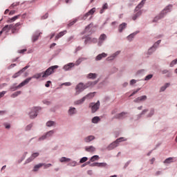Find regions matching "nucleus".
<instances>
[{"label": "nucleus", "instance_id": "16", "mask_svg": "<svg viewBox=\"0 0 177 177\" xmlns=\"http://www.w3.org/2000/svg\"><path fill=\"white\" fill-rule=\"evenodd\" d=\"M106 39H107V35H106V34H102L99 37V41H98L99 46H102V44H103V42H104Z\"/></svg>", "mask_w": 177, "mask_h": 177}, {"label": "nucleus", "instance_id": "42", "mask_svg": "<svg viewBox=\"0 0 177 177\" xmlns=\"http://www.w3.org/2000/svg\"><path fill=\"white\" fill-rule=\"evenodd\" d=\"M93 27V23H91L88 26H87L85 28V31H89V28H92Z\"/></svg>", "mask_w": 177, "mask_h": 177}, {"label": "nucleus", "instance_id": "3", "mask_svg": "<svg viewBox=\"0 0 177 177\" xmlns=\"http://www.w3.org/2000/svg\"><path fill=\"white\" fill-rule=\"evenodd\" d=\"M171 8H172V6H169L166 7V9L162 10L160 12V14L159 15V16H157L153 19V23H156V21H158V20H160V19H162V17H164L165 16V15H167V13H168L169 12H171Z\"/></svg>", "mask_w": 177, "mask_h": 177}, {"label": "nucleus", "instance_id": "47", "mask_svg": "<svg viewBox=\"0 0 177 177\" xmlns=\"http://www.w3.org/2000/svg\"><path fill=\"white\" fill-rule=\"evenodd\" d=\"M70 167H75L77 165V162L73 161L68 164Z\"/></svg>", "mask_w": 177, "mask_h": 177}, {"label": "nucleus", "instance_id": "62", "mask_svg": "<svg viewBox=\"0 0 177 177\" xmlns=\"http://www.w3.org/2000/svg\"><path fill=\"white\" fill-rule=\"evenodd\" d=\"M6 113V111H0V115H3V114H5Z\"/></svg>", "mask_w": 177, "mask_h": 177}, {"label": "nucleus", "instance_id": "41", "mask_svg": "<svg viewBox=\"0 0 177 177\" xmlns=\"http://www.w3.org/2000/svg\"><path fill=\"white\" fill-rule=\"evenodd\" d=\"M88 161V158L86 157H83L80 159V164H84V162H86Z\"/></svg>", "mask_w": 177, "mask_h": 177}, {"label": "nucleus", "instance_id": "55", "mask_svg": "<svg viewBox=\"0 0 177 177\" xmlns=\"http://www.w3.org/2000/svg\"><path fill=\"white\" fill-rule=\"evenodd\" d=\"M19 5V3H13L12 5H11V7L12 8H15V6H17Z\"/></svg>", "mask_w": 177, "mask_h": 177}, {"label": "nucleus", "instance_id": "12", "mask_svg": "<svg viewBox=\"0 0 177 177\" xmlns=\"http://www.w3.org/2000/svg\"><path fill=\"white\" fill-rule=\"evenodd\" d=\"M29 67H30V66H25L21 70H20L19 71L15 73L12 75V78H17V77H20V75H21V74H23V73H24V71H26L27 70V68H28Z\"/></svg>", "mask_w": 177, "mask_h": 177}, {"label": "nucleus", "instance_id": "35", "mask_svg": "<svg viewBox=\"0 0 177 177\" xmlns=\"http://www.w3.org/2000/svg\"><path fill=\"white\" fill-rule=\"evenodd\" d=\"M141 15H142V11L140 10L132 17V19H133V20L135 21V20H136V19H138V17H139Z\"/></svg>", "mask_w": 177, "mask_h": 177}, {"label": "nucleus", "instance_id": "4", "mask_svg": "<svg viewBox=\"0 0 177 177\" xmlns=\"http://www.w3.org/2000/svg\"><path fill=\"white\" fill-rule=\"evenodd\" d=\"M31 80V78H27L24 82L20 83L18 86H16V84H14L13 86H11L10 89V91H17V89H20V88H23L25 85H27L28 82Z\"/></svg>", "mask_w": 177, "mask_h": 177}, {"label": "nucleus", "instance_id": "45", "mask_svg": "<svg viewBox=\"0 0 177 177\" xmlns=\"http://www.w3.org/2000/svg\"><path fill=\"white\" fill-rule=\"evenodd\" d=\"M136 34V33L131 34L130 35H129V36L127 37V39H128L129 41H132V38H133V37H135Z\"/></svg>", "mask_w": 177, "mask_h": 177}, {"label": "nucleus", "instance_id": "2", "mask_svg": "<svg viewBox=\"0 0 177 177\" xmlns=\"http://www.w3.org/2000/svg\"><path fill=\"white\" fill-rule=\"evenodd\" d=\"M57 68H59V66L57 65H55V66H52L50 67H49L48 68H47L45 71L42 72V78H48V77H49V75H52V74H53V73H55V70H57Z\"/></svg>", "mask_w": 177, "mask_h": 177}, {"label": "nucleus", "instance_id": "26", "mask_svg": "<svg viewBox=\"0 0 177 177\" xmlns=\"http://www.w3.org/2000/svg\"><path fill=\"white\" fill-rule=\"evenodd\" d=\"M11 27L12 26L10 25H6L3 29H2V31H3L4 32H9V31H10L11 30Z\"/></svg>", "mask_w": 177, "mask_h": 177}, {"label": "nucleus", "instance_id": "28", "mask_svg": "<svg viewBox=\"0 0 177 177\" xmlns=\"http://www.w3.org/2000/svg\"><path fill=\"white\" fill-rule=\"evenodd\" d=\"M19 17H20V15L12 17L11 19H8L7 21V22L8 23H13V21H16V20H17V19H19Z\"/></svg>", "mask_w": 177, "mask_h": 177}, {"label": "nucleus", "instance_id": "9", "mask_svg": "<svg viewBox=\"0 0 177 177\" xmlns=\"http://www.w3.org/2000/svg\"><path fill=\"white\" fill-rule=\"evenodd\" d=\"M95 12H96V8H93L82 17V20H86L87 17H89V16H91L89 19V20H91L92 19V15L95 13Z\"/></svg>", "mask_w": 177, "mask_h": 177}, {"label": "nucleus", "instance_id": "19", "mask_svg": "<svg viewBox=\"0 0 177 177\" xmlns=\"http://www.w3.org/2000/svg\"><path fill=\"white\" fill-rule=\"evenodd\" d=\"M86 151H88V153H93V151H96V148L93 146H89L85 147Z\"/></svg>", "mask_w": 177, "mask_h": 177}, {"label": "nucleus", "instance_id": "53", "mask_svg": "<svg viewBox=\"0 0 177 177\" xmlns=\"http://www.w3.org/2000/svg\"><path fill=\"white\" fill-rule=\"evenodd\" d=\"M109 8V5L107 3H104V6H102V9L106 10Z\"/></svg>", "mask_w": 177, "mask_h": 177}, {"label": "nucleus", "instance_id": "5", "mask_svg": "<svg viewBox=\"0 0 177 177\" xmlns=\"http://www.w3.org/2000/svg\"><path fill=\"white\" fill-rule=\"evenodd\" d=\"M95 96V93H90L86 96L83 97L81 100H79L75 102V104H81L86 100V99H92Z\"/></svg>", "mask_w": 177, "mask_h": 177}, {"label": "nucleus", "instance_id": "54", "mask_svg": "<svg viewBox=\"0 0 177 177\" xmlns=\"http://www.w3.org/2000/svg\"><path fill=\"white\" fill-rule=\"evenodd\" d=\"M133 84H136V80L133 79L130 82V85H133Z\"/></svg>", "mask_w": 177, "mask_h": 177}, {"label": "nucleus", "instance_id": "21", "mask_svg": "<svg viewBox=\"0 0 177 177\" xmlns=\"http://www.w3.org/2000/svg\"><path fill=\"white\" fill-rule=\"evenodd\" d=\"M103 57H107V54H106L105 53H102V54L98 55L95 57V60H97V61L102 60V59H103Z\"/></svg>", "mask_w": 177, "mask_h": 177}, {"label": "nucleus", "instance_id": "44", "mask_svg": "<svg viewBox=\"0 0 177 177\" xmlns=\"http://www.w3.org/2000/svg\"><path fill=\"white\" fill-rule=\"evenodd\" d=\"M46 125L48 127H53V125H55V122H53V121H48V122H47Z\"/></svg>", "mask_w": 177, "mask_h": 177}, {"label": "nucleus", "instance_id": "43", "mask_svg": "<svg viewBox=\"0 0 177 177\" xmlns=\"http://www.w3.org/2000/svg\"><path fill=\"white\" fill-rule=\"evenodd\" d=\"M77 23V19H74L73 21H71L69 24H68V27H71V26H74Z\"/></svg>", "mask_w": 177, "mask_h": 177}, {"label": "nucleus", "instance_id": "18", "mask_svg": "<svg viewBox=\"0 0 177 177\" xmlns=\"http://www.w3.org/2000/svg\"><path fill=\"white\" fill-rule=\"evenodd\" d=\"M147 99V96L142 95V96L136 98L133 100V102H134V103H140V102H144V100H146Z\"/></svg>", "mask_w": 177, "mask_h": 177}, {"label": "nucleus", "instance_id": "30", "mask_svg": "<svg viewBox=\"0 0 177 177\" xmlns=\"http://www.w3.org/2000/svg\"><path fill=\"white\" fill-rule=\"evenodd\" d=\"M60 162H70L71 161V158L62 157L59 159Z\"/></svg>", "mask_w": 177, "mask_h": 177}, {"label": "nucleus", "instance_id": "61", "mask_svg": "<svg viewBox=\"0 0 177 177\" xmlns=\"http://www.w3.org/2000/svg\"><path fill=\"white\" fill-rule=\"evenodd\" d=\"M24 52H27V49H23L19 51V53H24Z\"/></svg>", "mask_w": 177, "mask_h": 177}, {"label": "nucleus", "instance_id": "25", "mask_svg": "<svg viewBox=\"0 0 177 177\" xmlns=\"http://www.w3.org/2000/svg\"><path fill=\"white\" fill-rule=\"evenodd\" d=\"M160 44H161V40H158V41H156V43L152 46V48L149 50L148 53H151V50H153V49H156V48H157V46H158Z\"/></svg>", "mask_w": 177, "mask_h": 177}, {"label": "nucleus", "instance_id": "37", "mask_svg": "<svg viewBox=\"0 0 177 177\" xmlns=\"http://www.w3.org/2000/svg\"><path fill=\"white\" fill-rule=\"evenodd\" d=\"M75 113H77L75 108H71L68 110V114H70V115H73V114H75Z\"/></svg>", "mask_w": 177, "mask_h": 177}, {"label": "nucleus", "instance_id": "15", "mask_svg": "<svg viewBox=\"0 0 177 177\" xmlns=\"http://www.w3.org/2000/svg\"><path fill=\"white\" fill-rule=\"evenodd\" d=\"M38 156H39V153L38 152L32 153V156L26 160L25 164H28V162H31V161H32L35 158H37Z\"/></svg>", "mask_w": 177, "mask_h": 177}, {"label": "nucleus", "instance_id": "34", "mask_svg": "<svg viewBox=\"0 0 177 177\" xmlns=\"http://www.w3.org/2000/svg\"><path fill=\"white\" fill-rule=\"evenodd\" d=\"M99 156H97V155H95V156H92L91 158V159H90V161L91 162H94V161H97L98 160H99Z\"/></svg>", "mask_w": 177, "mask_h": 177}, {"label": "nucleus", "instance_id": "38", "mask_svg": "<svg viewBox=\"0 0 177 177\" xmlns=\"http://www.w3.org/2000/svg\"><path fill=\"white\" fill-rule=\"evenodd\" d=\"M169 83H166L165 84V86H162L160 88V92H164V91H165L167 89V88H168V86H169Z\"/></svg>", "mask_w": 177, "mask_h": 177}, {"label": "nucleus", "instance_id": "14", "mask_svg": "<svg viewBox=\"0 0 177 177\" xmlns=\"http://www.w3.org/2000/svg\"><path fill=\"white\" fill-rule=\"evenodd\" d=\"M53 133H55V131L51 130L47 132L45 135L41 136L40 138H39V140H44V139H46V138H50V136H53Z\"/></svg>", "mask_w": 177, "mask_h": 177}, {"label": "nucleus", "instance_id": "7", "mask_svg": "<svg viewBox=\"0 0 177 177\" xmlns=\"http://www.w3.org/2000/svg\"><path fill=\"white\" fill-rule=\"evenodd\" d=\"M89 107H91L92 113H96L99 110V107H100V102L97 101L96 103L91 102L89 104Z\"/></svg>", "mask_w": 177, "mask_h": 177}, {"label": "nucleus", "instance_id": "50", "mask_svg": "<svg viewBox=\"0 0 177 177\" xmlns=\"http://www.w3.org/2000/svg\"><path fill=\"white\" fill-rule=\"evenodd\" d=\"M50 84H52V82L50 81H47L46 84H45V86L46 88H49V86H50Z\"/></svg>", "mask_w": 177, "mask_h": 177}, {"label": "nucleus", "instance_id": "57", "mask_svg": "<svg viewBox=\"0 0 177 177\" xmlns=\"http://www.w3.org/2000/svg\"><path fill=\"white\" fill-rule=\"evenodd\" d=\"M88 164H91V162H87L82 165V168H84V167H86V165H88Z\"/></svg>", "mask_w": 177, "mask_h": 177}, {"label": "nucleus", "instance_id": "40", "mask_svg": "<svg viewBox=\"0 0 177 177\" xmlns=\"http://www.w3.org/2000/svg\"><path fill=\"white\" fill-rule=\"evenodd\" d=\"M21 94V91H17L11 95V97H17L19 95Z\"/></svg>", "mask_w": 177, "mask_h": 177}, {"label": "nucleus", "instance_id": "1", "mask_svg": "<svg viewBox=\"0 0 177 177\" xmlns=\"http://www.w3.org/2000/svg\"><path fill=\"white\" fill-rule=\"evenodd\" d=\"M97 84V82H88L86 84H84V83L82 82L79 83L75 87V96H77V95H80V93L83 92V91H85L86 88H89V86H93V85H96Z\"/></svg>", "mask_w": 177, "mask_h": 177}, {"label": "nucleus", "instance_id": "48", "mask_svg": "<svg viewBox=\"0 0 177 177\" xmlns=\"http://www.w3.org/2000/svg\"><path fill=\"white\" fill-rule=\"evenodd\" d=\"M153 78V75H148L145 77V81H149V80H151Z\"/></svg>", "mask_w": 177, "mask_h": 177}, {"label": "nucleus", "instance_id": "10", "mask_svg": "<svg viewBox=\"0 0 177 177\" xmlns=\"http://www.w3.org/2000/svg\"><path fill=\"white\" fill-rule=\"evenodd\" d=\"M10 26H11V31H12V34H15V33L17 32V31H19V30H20V26H21V24L20 22H18V23L15 24V25L10 24Z\"/></svg>", "mask_w": 177, "mask_h": 177}, {"label": "nucleus", "instance_id": "11", "mask_svg": "<svg viewBox=\"0 0 177 177\" xmlns=\"http://www.w3.org/2000/svg\"><path fill=\"white\" fill-rule=\"evenodd\" d=\"M38 110H39V107L32 108V111L29 113L30 118H35L38 115Z\"/></svg>", "mask_w": 177, "mask_h": 177}, {"label": "nucleus", "instance_id": "22", "mask_svg": "<svg viewBox=\"0 0 177 177\" xmlns=\"http://www.w3.org/2000/svg\"><path fill=\"white\" fill-rule=\"evenodd\" d=\"M74 66H75L74 63H69L64 66V70H65V71H68V70H70V68L74 67Z\"/></svg>", "mask_w": 177, "mask_h": 177}, {"label": "nucleus", "instance_id": "46", "mask_svg": "<svg viewBox=\"0 0 177 177\" xmlns=\"http://www.w3.org/2000/svg\"><path fill=\"white\" fill-rule=\"evenodd\" d=\"M177 64V59L173 60L170 64V67H174Z\"/></svg>", "mask_w": 177, "mask_h": 177}, {"label": "nucleus", "instance_id": "32", "mask_svg": "<svg viewBox=\"0 0 177 177\" xmlns=\"http://www.w3.org/2000/svg\"><path fill=\"white\" fill-rule=\"evenodd\" d=\"M41 34H42V32L40 33H37L36 35L32 36V41L35 42V41H38V39L39 38V35H41Z\"/></svg>", "mask_w": 177, "mask_h": 177}, {"label": "nucleus", "instance_id": "51", "mask_svg": "<svg viewBox=\"0 0 177 177\" xmlns=\"http://www.w3.org/2000/svg\"><path fill=\"white\" fill-rule=\"evenodd\" d=\"M31 128H32V124H30L26 127V131H30V129H31Z\"/></svg>", "mask_w": 177, "mask_h": 177}, {"label": "nucleus", "instance_id": "13", "mask_svg": "<svg viewBox=\"0 0 177 177\" xmlns=\"http://www.w3.org/2000/svg\"><path fill=\"white\" fill-rule=\"evenodd\" d=\"M127 117H128V113L127 112H122L115 115V118L118 120H124V118H127Z\"/></svg>", "mask_w": 177, "mask_h": 177}, {"label": "nucleus", "instance_id": "39", "mask_svg": "<svg viewBox=\"0 0 177 177\" xmlns=\"http://www.w3.org/2000/svg\"><path fill=\"white\" fill-rule=\"evenodd\" d=\"M83 60H85V58H80V59H78L76 61L75 64H74L75 66H80V64H81V63L82 62Z\"/></svg>", "mask_w": 177, "mask_h": 177}, {"label": "nucleus", "instance_id": "20", "mask_svg": "<svg viewBox=\"0 0 177 177\" xmlns=\"http://www.w3.org/2000/svg\"><path fill=\"white\" fill-rule=\"evenodd\" d=\"M126 28H127V23H122L119 26L118 31L119 32H122V31H124V30H125Z\"/></svg>", "mask_w": 177, "mask_h": 177}, {"label": "nucleus", "instance_id": "31", "mask_svg": "<svg viewBox=\"0 0 177 177\" xmlns=\"http://www.w3.org/2000/svg\"><path fill=\"white\" fill-rule=\"evenodd\" d=\"M163 162L164 164H171V162H174V158H168L166 160H165Z\"/></svg>", "mask_w": 177, "mask_h": 177}, {"label": "nucleus", "instance_id": "27", "mask_svg": "<svg viewBox=\"0 0 177 177\" xmlns=\"http://www.w3.org/2000/svg\"><path fill=\"white\" fill-rule=\"evenodd\" d=\"M42 75H44V74L41 72L40 73H36L32 77H28V78H31V80H32V78H35L36 80H39V78H41V77H42Z\"/></svg>", "mask_w": 177, "mask_h": 177}, {"label": "nucleus", "instance_id": "52", "mask_svg": "<svg viewBox=\"0 0 177 177\" xmlns=\"http://www.w3.org/2000/svg\"><path fill=\"white\" fill-rule=\"evenodd\" d=\"M5 93H6V91L0 92V99L1 97H3V96H5Z\"/></svg>", "mask_w": 177, "mask_h": 177}, {"label": "nucleus", "instance_id": "29", "mask_svg": "<svg viewBox=\"0 0 177 177\" xmlns=\"http://www.w3.org/2000/svg\"><path fill=\"white\" fill-rule=\"evenodd\" d=\"M93 139H95V136H88L87 138H86L84 139V141L86 142V143H89V142H92V140H93Z\"/></svg>", "mask_w": 177, "mask_h": 177}, {"label": "nucleus", "instance_id": "24", "mask_svg": "<svg viewBox=\"0 0 177 177\" xmlns=\"http://www.w3.org/2000/svg\"><path fill=\"white\" fill-rule=\"evenodd\" d=\"M145 3H146V0H142L136 8V10L138 11L139 9L143 8Z\"/></svg>", "mask_w": 177, "mask_h": 177}, {"label": "nucleus", "instance_id": "33", "mask_svg": "<svg viewBox=\"0 0 177 177\" xmlns=\"http://www.w3.org/2000/svg\"><path fill=\"white\" fill-rule=\"evenodd\" d=\"M96 77H97V75L96 73H89L87 76V77L90 80H95Z\"/></svg>", "mask_w": 177, "mask_h": 177}, {"label": "nucleus", "instance_id": "63", "mask_svg": "<svg viewBox=\"0 0 177 177\" xmlns=\"http://www.w3.org/2000/svg\"><path fill=\"white\" fill-rule=\"evenodd\" d=\"M82 49V47L78 46V47H77V48H76V52H78L79 50H81Z\"/></svg>", "mask_w": 177, "mask_h": 177}, {"label": "nucleus", "instance_id": "8", "mask_svg": "<svg viewBox=\"0 0 177 177\" xmlns=\"http://www.w3.org/2000/svg\"><path fill=\"white\" fill-rule=\"evenodd\" d=\"M41 167H44V169H46V168H49V167H52V164L48 163V164H45V163H39L38 165H36L34 167V169L33 171L35 172H37V171H38V169H39V168H41Z\"/></svg>", "mask_w": 177, "mask_h": 177}, {"label": "nucleus", "instance_id": "60", "mask_svg": "<svg viewBox=\"0 0 177 177\" xmlns=\"http://www.w3.org/2000/svg\"><path fill=\"white\" fill-rule=\"evenodd\" d=\"M41 19H48V13L45 14V15L43 16V17H41Z\"/></svg>", "mask_w": 177, "mask_h": 177}, {"label": "nucleus", "instance_id": "64", "mask_svg": "<svg viewBox=\"0 0 177 177\" xmlns=\"http://www.w3.org/2000/svg\"><path fill=\"white\" fill-rule=\"evenodd\" d=\"M15 10H11L10 12H9V15H15Z\"/></svg>", "mask_w": 177, "mask_h": 177}, {"label": "nucleus", "instance_id": "6", "mask_svg": "<svg viewBox=\"0 0 177 177\" xmlns=\"http://www.w3.org/2000/svg\"><path fill=\"white\" fill-rule=\"evenodd\" d=\"M124 140H127V139H124V138H120L117 139L115 142H112L108 147V149L113 150V149H115V147H117V146H118V143H120V142H124Z\"/></svg>", "mask_w": 177, "mask_h": 177}, {"label": "nucleus", "instance_id": "56", "mask_svg": "<svg viewBox=\"0 0 177 177\" xmlns=\"http://www.w3.org/2000/svg\"><path fill=\"white\" fill-rule=\"evenodd\" d=\"M148 111H149V110L145 109V110H143V111H142L141 115L146 114V113H147Z\"/></svg>", "mask_w": 177, "mask_h": 177}, {"label": "nucleus", "instance_id": "36", "mask_svg": "<svg viewBox=\"0 0 177 177\" xmlns=\"http://www.w3.org/2000/svg\"><path fill=\"white\" fill-rule=\"evenodd\" d=\"M99 121H100V118L95 116L92 119V122L93 124H97V122H99Z\"/></svg>", "mask_w": 177, "mask_h": 177}, {"label": "nucleus", "instance_id": "59", "mask_svg": "<svg viewBox=\"0 0 177 177\" xmlns=\"http://www.w3.org/2000/svg\"><path fill=\"white\" fill-rule=\"evenodd\" d=\"M88 41H91V38L90 37H87L85 40V44H88Z\"/></svg>", "mask_w": 177, "mask_h": 177}, {"label": "nucleus", "instance_id": "23", "mask_svg": "<svg viewBox=\"0 0 177 177\" xmlns=\"http://www.w3.org/2000/svg\"><path fill=\"white\" fill-rule=\"evenodd\" d=\"M65 34H67V30L60 32L58 35L55 36V41H57L59 38H62V37H63V35H65Z\"/></svg>", "mask_w": 177, "mask_h": 177}, {"label": "nucleus", "instance_id": "58", "mask_svg": "<svg viewBox=\"0 0 177 177\" xmlns=\"http://www.w3.org/2000/svg\"><path fill=\"white\" fill-rule=\"evenodd\" d=\"M64 85H65L66 86H70L71 85V83L66 82V83H64Z\"/></svg>", "mask_w": 177, "mask_h": 177}, {"label": "nucleus", "instance_id": "49", "mask_svg": "<svg viewBox=\"0 0 177 177\" xmlns=\"http://www.w3.org/2000/svg\"><path fill=\"white\" fill-rule=\"evenodd\" d=\"M139 91H140V88H138L136 91H133L131 95H130V97L133 96L134 95H136V93H138V92H139Z\"/></svg>", "mask_w": 177, "mask_h": 177}, {"label": "nucleus", "instance_id": "17", "mask_svg": "<svg viewBox=\"0 0 177 177\" xmlns=\"http://www.w3.org/2000/svg\"><path fill=\"white\" fill-rule=\"evenodd\" d=\"M91 167H98L100 168H104L107 167V163L106 162H95L91 165Z\"/></svg>", "mask_w": 177, "mask_h": 177}]
</instances>
